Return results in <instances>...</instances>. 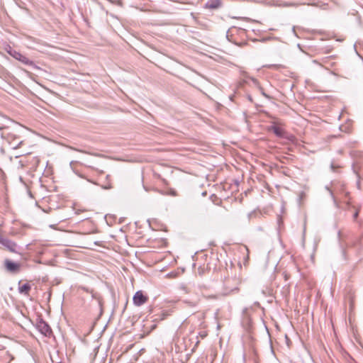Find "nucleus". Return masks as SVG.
<instances>
[{
  "label": "nucleus",
  "instance_id": "obj_2",
  "mask_svg": "<svg viewBox=\"0 0 363 363\" xmlns=\"http://www.w3.org/2000/svg\"><path fill=\"white\" fill-rule=\"evenodd\" d=\"M1 136L8 141L11 147L13 149L20 147L23 143V140L21 138V137L16 134L14 130L9 131L6 133H2Z\"/></svg>",
  "mask_w": 363,
  "mask_h": 363
},
{
  "label": "nucleus",
  "instance_id": "obj_8",
  "mask_svg": "<svg viewBox=\"0 0 363 363\" xmlns=\"http://www.w3.org/2000/svg\"><path fill=\"white\" fill-rule=\"evenodd\" d=\"M4 267L9 272L16 274L19 272L21 266L18 263L6 259L4 261Z\"/></svg>",
  "mask_w": 363,
  "mask_h": 363
},
{
  "label": "nucleus",
  "instance_id": "obj_3",
  "mask_svg": "<svg viewBox=\"0 0 363 363\" xmlns=\"http://www.w3.org/2000/svg\"><path fill=\"white\" fill-rule=\"evenodd\" d=\"M29 320L35 325L36 329L44 336L50 337L52 335L51 328L43 319H29Z\"/></svg>",
  "mask_w": 363,
  "mask_h": 363
},
{
  "label": "nucleus",
  "instance_id": "obj_5",
  "mask_svg": "<svg viewBox=\"0 0 363 363\" xmlns=\"http://www.w3.org/2000/svg\"><path fill=\"white\" fill-rule=\"evenodd\" d=\"M0 243L10 252H18V245L13 241L8 238H0Z\"/></svg>",
  "mask_w": 363,
  "mask_h": 363
},
{
  "label": "nucleus",
  "instance_id": "obj_13",
  "mask_svg": "<svg viewBox=\"0 0 363 363\" xmlns=\"http://www.w3.org/2000/svg\"><path fill=\"white\" fill-rule=\"evenodd\" d=\"M252 310V308H245L243 309L242 311V313H243V315H245V316H251L252 315V313H251V311Z\"/></svg>",
  "mask_w": 363,
  "mask_h": 363
},
{
  "label": "nucleus",
  "instance_id": "obj_11",
  "mask_svg": "<svg viewBox=\"0 0 363 363\" xmlns=\"http://www.w3.org/2000/svg\"><path fill=\"white\" fill-rule=\"evenodd\" d=\"M31 289V286L26 283L23 284L22 286H20L18 288V291L20 294H28V292L30 291Z\"/></svg>",
  "mask_w": 363,
  "mask_h": 363
},
{
  "label": "nucleus",
  "instance_id": "obj_4",
  "mask_svg": "<svg viewBox=\"0 0 363 363\" xmlns=\"http://www.w3.org/2000/svg\"><path fill=\"white\" fill-rule=\"evenodd\" d=\"M148 301L149 296L147 294L142 290L137 291L133 297V303L137 307L147 303Z\"/></svg>",
  "mask_w": 363,
  "mask_h": 363
},
{
  "label": "nucleus",
  "instance_id": "obj_6",
  "mask_svg": "<svg viewBox=\"0 0 363 363\" xmlns=\"http://www.w3.org/2000/svg\"><path fill=\"white\" fill-rule=\"evenodd\" d=\"M157 319H143L142 323L143 327V332L148 334L152 331L157 326Z\"/></svg>",
  "mask_w": 363,
  "mask_h": 363
},
{
  "label": "nucleus",
  "instance_id": "obj_16",
  "mask_svg": "<svg viewBox=\"0 0 363 363\" xmlns=\"http://www.w3.org/2000/svg\"><path fill=\"white\" fill-rule=\"evenodd\" d=\"M3 128L2 127H0V130L2 129Z\"/></svg>",
  "mask_w": 363,
  "mask_h": 363
},
{
  "label": "nucleus",
  "instance_id": "obj_15",
  "mask_svg": "<svg viewBox=\"0 0 363 363\" xmlns=\"http://www.w3.org/2000/svg\"><path fill=\"white\" fill-rule=\"evenodd\" d=\"M289 279L288 276L285 274V279L287 280Z\"/></svg>",
  "mask_w": 363,
  "mask_h": 363
},
{
  "label": "nucleus",
  "instance_id": "obj_14",
  "mask_svg": "<svg viewBox=\"0 0 363 363\" xmlns=\"http://www.w3.org/2000/svg\"><path fill=\"white\" fill-rule=\"evenodd\" d=\"M358 213H358V211H355V213H354V215H353V218H354V219H356V218H357V216H358Z\"/></svg>",
  "mask_w": 363,
  "mask_h": 363
},
{
  "label": "nucleus",
  "instance_id": "obj_12",
  "mask_svg": "<svg viewBox=\"0 0 363 363\" xmlns=\"http://www.w3.org/2000/svg\"><path fill=\"white\" fill-rule=\"evenodd\" d=\"M271 130L273 131V133L278 137H283L284 135V130L279 128L277 125H272L271 127Z\"/></svg>",
  "mask_w": 363,
  "mask_h": 363
},
{
  "label": "nucleus",
  "instance_id": "obj_1",
  "mask_svg": "<svg viewBox=\"0 0 363 363\" xmlns=\"http://www.w3.org/2000/svg\"><path fill=\"white\" fill-rule=\"evenodd\" d=\"M241 284V278L236 274L233 276H228L224 279L223 288L225 294H230L238 293L240 290V285Z\"/></svg>",
  "mask_w": 363,
  "mask_h": 363
},
{
  "label": "nucleus",
  "instance_id": "obj_9",
  "mask_svg": "<svg viewBox=\"0 0 363 363\" xmlns=\"http://www.w3.org/2000/svg\"><path fill=\"white\" fill-rule=\"evenodd\" d=\"M221 6L220 0H208L206 4L205 7L210 9H216Z\"/></svg>",
  "mask_w": 363,
  "mask_h": 363
},
{
  "label": "nucleus",
  "instance_id": "obj_10",
  "mask_svg": "<svg viewBox=\"0 0 363 363\" xmlns=\"http://www.w3.org/2000/svg\"><path fill=\"white\" fill-rule=\"evenodd\" d=\"M82 289L84 290H85L86 291L89 292L88 289H86L85 287H82ZM90 293L91 294L92 297L94 298H96L98 301L99 306L101 309V313H100L99 315H102V307H103L102 299L96 293H94L92 290L90 291Z\"/></svg>",
  "mask_w": 363,
  "mask_h": 363
},
{
  "label": "nucleus",
  "instance_id": "obj_7",
  "mask_svg": "<svg viewBox=\"0 0 363 363\" xmlns=\"http://www.w3.org/2000/svg\"><path fill=\"white\" fill-rule=\"evenodd\" d=\"M10 54L15 59H16L17 60L21 62L22 63H23V64H25L26 65H29V66H32V67H37L32 60H29L28 57H26L25 55H22L20 52H16V51H13V52H11Z\"/></svg>",
  "mask_w": 363,
  "mask_h": 363
}]
</instances>
